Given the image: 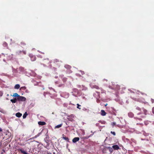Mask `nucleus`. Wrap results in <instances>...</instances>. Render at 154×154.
I'll use <instances>...</instances> for the list:
<instances>
[{
    "label": "nucleus",
    "instance_id": "nucleus-1",
    "mask_svg": "<svg viewBox=\"0 0 154 154\" xmlns=\"http://www.w3.org/2000/svg\"><path fill=\"white\" fill-rule=\"evenodd\" d=\"M17 100L19 101H25L26 100V98L23 96H20L17 98Z\"/></svg>",
    "mask_w": 154,
    "mask_h": 154
},
{
    "label": "nucleus",
    "instance_id": "nucleus-2",
    "mask_svg": "<svg viewBox=\"0 0 154 154\" xmlns=\"http://www.w3.org/2000/svg\"><path fill=\"white\" fill-rule=\"evenodd\" d=\"M29 56L30 57L31 60L32 61H33L36 60V57L35 56L32 54H30L29 55Z\"/></svg>",
    "mask_w": 154,
    "mask_h": 154
},
{
    "label": "nucleus",
    "instance_id": "nucleus-3",
    "mask_svg": "<svg viewBox=\"0 0 154 154\" xmlns=\"http://www.w3.org/2000/svg\"><path fill=\"white\" fill-rule=\"evenodd\" d=\"M26 44L24 42H20V46L23 48H24L26 47Z\"/></svg>",
    "mask_w": 154,
    "mask_h": 154
},
{
    "label": "nucleus",
    "instance_id": "nucleus-4",
    "mask_svg": "<svg viewBox=\"0 0 154 154\" xmlns=\"http://www.w3.org/2000/svg\"><path fill=\"white\" fill-rule=\"evenodd\" d=\"M79 138L78 137H75L72 140V142L73 143H75L76 142L79 141Z\"/></svg>",
    "mask_w": 154,
    "mask_h": 154
},
{
    "label": "nucleus",
    "instance_id": "nucleus-5",
    "mask_svg": "<svg viewBox=\"0 0 154 154\" xmlns=\"http://www.w3.org/2000/svg\"><path fill=\"white\" fill-rule=\"evenodd\" d=\"M114 150H118L119 149V146L117 145H115L112 146Z\"/></svg>",
    "mask_w": 154,
    "mask_h": 154
},
{
    "label": "nucleus",
    "instance_id": "nucleus-6",
    "mask_svg": "<svg viewBox=\"0 0 154 154\" xmlns=\"http://www.w3.org/2000/svg\"><path fill=\"white\" fill-rule=\"evenodd\" d=\"M38 124L39 125H46V123L45 122L39 121L38 122Z\"/></svg>",
    "mask_w": 154,
    "mask_h": 154
},
{
    "label": "nucleus",
    "instance_id": "nucleus-7",
    "mask_svg": "<svg viewBox=\"0 0 154 154\" xmlns=\"http://www.w3.org/2000/svg\"><path fill=\"white\" fill-rule=\"evenodd\" d=\"M62 138L67 141H69V139L68 138L66 137L64 134L63 135Z\"/></svg>",
    "mask_w": 154,
    "mask_h": 154
},
{
    "label": "nucleus",
    "instance_id": "nucleus-8",
    "mask_svg": "<svg viewBox=\"0 0 154 154\" xmlns=\"http://www.w3.org/2000/svg\"><path fill=\"white\" fill-rule=\"evenodd\" d=\"M19 151L21 153L23 154H28L27 152L24 150H23L22 149H19Z\"/></svg>",
    "mask_w": 154,
    "mask_h": 154
},
{
    "label": "nucleus",
    "instance_id": "nucleus-9",
    "mask_svg": "<svg viewBox=\"0 0 154 154\" xmlns=\"http://www.w3.org/2000/svg\"><path fill=\"white\" fill-rule=\"evenodd\" d=\"M22 114L19 112H17L16 114V116L18 118L22 116Z\"/></svg>",
    "mask_w": 154,
    "mask_h": 154
},
{
    "label": "nucleus",
    "instance_id": "nucleus-10",
    "mask_svg": "<svg viewBox=\"0 0 154 154\" xmlns=\"http://www.w3.org/2000/svg\"><path fill=\"white\" fill-rule=\"evenodd\" d=\"M101 115L103 116H105L106 115V113L104 111V110H101Z\"/></svg>",
    "mask_w": 154,
    "mask_h": 154
},
{
    "label": "nucleus",
    "instance_id": "nucleus-11",
    "mask_svg": "<svg viewBox=\"0 0 154 154\" xmlns=\"http://www.w3.org/2000/svg\"><path fill=\"white\" fill-rule=\"evenodd\" d=\"M17 100V98H15L14 99H11V101L13 103H15L16 102Z\"/></svg>",
    "mask_w": 154,
    "mask_h": 154
},
{
    "label": "nucleus",
    "instance_id": "nucleus-12",
    "mask_svg": "<svg viewBox=\"0 0 154 154\" xmlns=\"http://www.w3.org/2000/svg\"><path fill=\"white\" fill-rule=\"evenodd\" d=\"M41 134V132L39 133L37 135H36L35 137H33L32 138L30 139L29 140H30L31 139H34L35 138H36L37 137H38L40 134Z\"/></svg>",
    "mask_w": 154,
    "mask_h": 154
},
{
    "label": "nucleus",
    "instance_id": "nucleus-13",
    "mask_svg": "<svg viewBox=\"0 0 154 154\" xmlns=\"http://www.w3.org/2000/svg\"><path fill=\"white\" fill-rule=\"evenodd\" d=\"M20 95H19L17 93H14L13 95L12 96L14 97H18Z\"/></svg>",
    "mask_w": 154,
    "mask_h": 154
},
{
    "label": "nucleus",
    "instance_id": "nucleus-14",
    "mask_svg": "<svg viewBox=\"0 0 154 154\" xmlns=\"http://www.w3.org/2000/svg\"><path fill=\"white\" fill-rule=\"evenodd\" d=\"M62 124H60V125H58L56 126H55V128H59L60 127H61L62 125Z\"/></svg>",
    "mask_w": 154,
    "mask_h": 154
},
{
    "label": "nucleus",
    "instance_id": "nucleus-15",
    "mask_svg": "<svg viewBox=\"0 0 154 154\" xmlns=\"http://www.w3.org/2000/svg\"><path fill=\"white\" fill-rule=\"evenodd\" d=\"M20 87V85L19 84H16L14 86V88L16 89H18Z\"/></svg>",
    "mask_w": 154,
    "mask_h": 154
},
{
    "label": "nucleus",
    "instance_id": "nucleus-16",
    "mask_svg": "<svg viewBox=\"0 0 154 154\" xmlns=\"http://www.w3.org/2000/svg\"><path fill=\"white\" fill-rule=\"evenodd\" d=\"M128 116L130 117H133L134 116V114L132 112H129L128 113Z\"/></svg>",
    "mask_w": 154,
    "mask_h": 154
},
{
    "label": "nucleus",
    "instance_id": "nucleus-17",
    "mask_svg": "<svg viewBox=\"0 0 154 154\" xmlns=\"http://www.w3.org/2000/svg\"><path fill=\"white\" fill-rule=\"evenodd\" d=\"M92 88H96L97 89H100L99 87H98V86L96 85H93L92 87Z\"/></svg>",
    "mask_w": 154,
    "mask_h": 154
},
{
    "label": "nucleus",
    "instance_id": "nucleus-18",
    "mask_svg": "<svg viewBox=\"0 0 154 154\" xmlns=\"http://www.w3.org/2000/svg\"><path fill=\"white\" fill-rule=\"evenodd\" d=\"M28 115V114L26 112L23 115V119H25L26 117V116Z\"/></svg>",
    "mask_w": 154,
    "mask_h": 154
},
{
    "label": "nucleus",
    "instance_id": "nucleus-19",
    "mask_svg": "<svg viewBox=\"0 0 154 154\" xmlns=\"http://www.w3.org/2000/svg\"><path fill=\"white\" fill-rule=\"evenodd\" d=\"M65 68H66L68 69H69L71 68V66L69 65H66L65 66Z\"/></svg>",
    "mask_w": 154,
    "mask_h": 154
},
{
    "label": "nucleus",
    "instance_id": "nucleus-20",
    "mask_svg": "<svg viewBox=\"0 0 154 154\" xmlns=\"http://www.w3.org/2000/svg\"><path fill=\"white\" fill-rule=\"evenodd\" d=\"M143 111L145 115H146V112H147V111L146 110L144 109V108L143 109Z\"/></svg>",
    "mask_w": 154,
    "mask_h": 154
},
{
    "label": "nucleus",
    "instance_id": "nucleus-21",
    "mask_svg": "<svg viewBox=\"0 0 154 154\" xmlns=\"http://www.w3.org/2000/svg\"><path fill=\"white\" fill-rule=\"evenodd\" d=\"M112 148H111L110 147H108V149H109V151L111 152H112Z\"/></svg>",
    "mask_w": 154,
    "mask_h": 154
},
{
    "label": "nucleus",
    "instance_id": "nucleus-22",
    "mask_svg": "<svg viewBox=\"0 0 154 154\" xmlns=\"http://www.w3.org/2000/svg\"><path fill=\"white\" fill-rule=\"evenodd\" d=\"M66 80L67 78H64L62 79V80L64 82H65L66 81Z\"/></svg>",
    "mask_w": 154,
    "mask_h": 154
},
{
    "label": "nucleus",
    "instance_id": "nucleus-23",
    "mask_svg": "<svg viewBox=\"0 0 154 154\" xmlns=\"http://www.w3.org/2000/svg\"><path fill=\"white\" fill-rule=\"evenodd\" d=\"M77 108L78 109H81V108L79 107V106H81V105H79L78 103L77 104Z\"/></svg>",
    "mask_w": 154,
    "mask_h": 154
},
{
    "label": "nucleus",
    "instance_id": "nucleus-24",
    "mask_svg": "<svg viewBox=\"0 0 154 154\" xmlns=\"http://www.w3.org/2000/svg\"><path fill=\"white\" fill-rule=\"evenodd\" d=\"M116 123L115 122H113L112 123L111 125H112V127H113L114 126V125H116Z\"/></svg>",
    "mask_w": 154,
    "mask_h": 154
},
{
    "label": "nucleus",
    "instance_id": "nucleus-25",
    "mask_svg": "<svg viewBox=\"0 0 154 154\" xmlns=\"http://www.w3.org/2000/svg\"><path fill=\"white\" fill-rule=\"evenodd\" d=\"M111 133L114 136H115L116 135V133L115 132H113V131H111Z\"/></svg>",
    "mask_w": 154,
    "mask_h": 154
},
{
    "label": "nucleus",
    "instance_id": "nucleus-26",
    "mask_svg": "<svg viewBox=\"0 0 154 154\" xmlns=\"http://www.w3.org/2000/svg\"><path fill=\"white\" fill-rule=\"evenodd\" d=\"M136 109L139 111L141 110V109L140 107H136Z\"/></svg>",
    "mask_w": 154,
    "mask_h": 154
},
{
    "label": "nucleus",
    "instance_id": "nucleus-27",
    "mask_svg": "<svg viewBox=\"0 0 154 154\" xmlns=\"http://www.w3.org/2000/svg\"><path fill=\"white\" fill-rule=\"evenodd\" d=\"M64 86V85L63 84H60V85H58V87H62V86Z\"/></svg>",
    "mask_w": 154,
    "mask_h": 154
},
{
    "label": "nucleus",
    "instance_id": "nucleus-28",
    "mask_svg": "<svg viewBox=\"0 0 154 154\" xmlns=\"http://www.w3.org/2000/svg\"><path fill=\"white\" fill-rule=\"evenodd\" d=\"M20 145L21 146H24L25 145V144L24 143H22L20 144Z\"/></svg>",
    "mask_w": 154,
    "mask_h": 154
},
{
    "label": "nucleus",
    "instance_id": "nucleus-29",
    "mask_svg": "<svg viewBox=\"0 0 154 154\" xmlns=\"http://www.w3.org/2000/svg\"><path fill=\"white\" fill-rule=\"evenodd\" d=\"M151 101L152 103H154V100L153 99H151Z\"/></svg>",
    "mask_w": 154,
    "mask_h": 154
},
{
    "label": "nucleus",
    "instance_id": "nucleus-30",
    "mask_svg": "<svg viewBox=\"0 0 154 154\" xmlns=\"http://www.w3.org/2000/svg\"><path fill=\"white\" fill-rule=\"evenodd\" d=\"M152 113L154 114V107L152 108Z\"/></svg>",
    "mask_w": 154,
    "mask_h": 154
},
{
    "label": "nucleus",
    "instance_id": "nucleus-31",
    "mask_svg": "<svg viewBox=\"0 0 154 154\" xmlns=\"http://www.w3.org/2000/svg\"><path fill=\"white\" fill-rule=\"evenodd\" d=\"M81 72L82 75H83L85 74L84 72L83 71H81Z\"/></svg>",
    "mask_w": 154,
    "mask_h": 154
},
{
    "label": "nucleus",
    "instance_id": "nucleus-32",
    "mask_svg": "<svg viewBox=\"0 0 154 154\" xmlns=\"http://www.w3.org/2000/svg\"><path fill=\"white\" fill-rule=\"evenodd\" d=\"M25 88H26V87L25 86L21 88H24V89H25Z\"/></svg>",
    "mask_w": 154,
    "mask_h": 154
},
{
    "label": "nucleus",
    "instance_id": "nucleus-33",
    "mask_svg": "<svg viewBox=\"0 0 154 154\" xmlns=\"http://www.w3.org/2000/svg\"><path fill=\"white\" fill-rule=\"evenodd\" d=\"M137 119H138V120H141V119H140V118H137Z\"/></svg>",
    "mask_w": 154,
    "mask_h": 154
},
{
    "label": "nucleus",
    "instance_id": "nucleus-34",
    "mask_svg": "<svg viewBox=\"0 0 154 154\" xmlns=\"http://www.w3.org/2000/svg\"><path fill=\"white\" fill-rule=\"evenodd\" d=\"M101 91H102V92H101V93H104V90H101Z\"/></svg>",
    "mask_w": 154,
    "mask_h": 154
},
{
    "label": "nucleus",
    "instance_id": "nucleus-35",
    "mask_svg": "<svg viewBox=\"0 0 154 154\" xmlns=\"http://www.w3.org/2000/svg\"><path fill=\"white\" fill-rule=\"evenodd\" d=\"M2 131V129L1 128H0V131Z\"/></svg>",
    "mask_w": 154,
    "mask_h": 154
},
{
    "label": "nucleus",
    "instance_id": "nucleus-36",
    "mask_svg": "<svg viewBox=\"0 0 154 154\" xmlns=\"http://www.w3.org/2000/svg\"><path fill=\"white\" fill-rule=\"evenodd\" d=\"M108 104L107 103H106L105 105V106H106Z\"/></svg>",
    "mask_w": 154,
    "mask_h": 154
},
{
    "label": "nucleus",
    "instance_id": "nucleus-37",
    "mask_svg": "<svg viewBox=\"0 0 154 154\" xmlns=\"http://www.w3.org/2000/svg\"><path fill=\"white\" fill-rule=\"evenodd\" d=\"M145 117V116H142L141 117L142 118H143Z\"/></svg>",
    "mask_w": 154,
    "mask_h": 154
},
{
    "label": "nucleus",
    "instance_id": "nucleus-38",
    "mask_svg": "<svg viewBox=\"0 0 154 154\" xmlns=\"http://www.w3.org/2000/svg\"><path fill=\"white\" fill-rule=\"evenodd\" d=\"M47 154H52L50 153H48Z\"/></svg>",
    "mask_w": 154,
    "mask_h": 154
},
{
    "label": "nucleus",
    "instance_id": "nucleus-39",
    "mask_svg": "<svg viewBox=\"0 0 154 154\" xmlns=\"http://www.w3.org/2000/svg\"><path fill=\"white\" fill-rule=\"evenodd\" d=\"M140 114H141V113H138L137 114L138 115H139Z\"/></svg>",
    "mask_w": 154,
    "mask_h": 154
},
{
    "label": "nucleus",
    "instance_id": "nucleus-40",
    "mask_svg": "<svg viewBox=\"0 0 154 154\" xmlns=\"http://www.w3.org/2000/svg\"><path fill=\"white\" fill-rule=\"evenodd\" d=\"M6 99H7V100H8V98H6Z\"/></svg>",
    "mask_w": 154,
    "mask_h": 154
},
{
    "label": "nucleus",
    "instance_id": "nucleus-41",
    "mask_svg": "<svg viewBox=\"0 0 154 154\" xmlns=\"http://www.w3.org/2000/svg\"><path fill=\"white\" fill-rule=\"evenodd\" d=\"M7 96H9V94H7Z\"/></svg>",
    "mask_w": 154,
    "mask_h": 154
},
{
    "label": "nucleus",
    "instance_id": "nucleus-42",
    "mask_svg": "<svg viewBox=\"0 0 154 154\" xmlns=\"http://www.w3.org/2000/svg\"><path fill=\"white\" fill-rule=\"evenodd\" d=\"M53 154H55V153L54 152V153H53Z\"/></svg>",
    "mask_w": 154,
    "mask_h": 154
}]
</instances>
